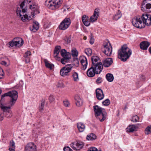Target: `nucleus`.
Returning a JSON list of instances; mask_svg holds the SVG:
<instances>
[{"label": "nucleus", "instance_id": "1", "mask_svg": "<svg viewBox=\"0 0 151 151\" xmlns=\"http://www.w3.org/2000/svg\"><path fill=\"white\" fill-rule=\"evenodd\" d=\"M132 53V50L126 45H124L118 50V58L121 61L125 62L129 58Z\"/></svg>", "mask_w": 151, "mask_h": 151}, {"label": "nucleus", "instance_id": "2", "mask_svg": "<svg viewBox=\"0 0 151 151\" xmlns=\"http://www.w3.org/2000/svg\"><path fill=\"white\" fill-rule=\"evenodd\" d=\"M30 0H24L21 3L19 6V7L17 8L16 13L18 16L20 17L21 20L24 22H25L27 20H28V15L26 14V9L24 8L25 4L30 3Z\"/></svg>", "mask_w": 151, "mask_h": 151}, {"label": "nucleus", "instance_id": "3", "mask_svg": "<svg viewBox=\"0 0 151 151\" xmlns=\"http://www.w3.org/2000/svg\"><path fill=\"white\" fill-rule=\"evenodd\" d=\"M6 96H9L11 97V99L10 101L9 104L11 106H12L16 101L18 98V93L16 91H12L4 93L1 96V102L4 97Z\"/></svg>", "mask_w": 151, "mask_h": 151}, {"label": "nucleus", "instance_id": "4", "mask_svg": "<svg viewBox=\"0 0 151 151\" xmlns=\"http://www.w3.org/2000/svg\"><path fill=\"white\" fill-rule=\"evenodd\" d=\"M63 2V0H47L45 4L50 9L54 10L58 8Z\"/></svg>", "mask_w": 151, "mask_h": 151}, {"label": "nucleus", "instance_id": "5", "mask_svg": "<svg viewBox=\"0 0 151 151\" xmlns=\"http://www.w3.org/2000/svg\"><path fill=\"white\" fill-rule=\"evenodd\" d=\"M73 67L72 64H67L63 67L60 70V75L63 77L68 76L69 73Z\"/></svg>", "mask_w": 151, "mask_h": 151}, {"label": "nucleus", "instance_id": "6", "mask_svg": "<svg viewBox=\"0 0 151 151\" xmlns=\"http://www.w3.org/2000/svg\"><path fill=\"white\" fill-rule=\"evenodd\" d=\"M103 46L102 52L107 56H110L112 52V47L110 44L109 42L104 43L103 44Z\"/></svg>", "mask_w": 151, "mask_h": 151}, {"label": "nucleus", "instance_id": "7", "mask_svg": "<svg viewBox=\"0 0 151 151\" xmlns=\"http://www.w3.org/2000/svg\"><path fill=\"white\" fill-rule=\"evenodd\" d=\"M71 20L69 18H65L60 23L58 28L60 29L65 30L67 29L70 25Z\"/></svg>", "mask_w": 151, "mask_h": 151}, {"label": "nucleus", "instance_id": "8", "mask_svg": "<svg viewBox=\"0 0 151 151\" xmlns=\"http://www.w3.org/2000/svg\"><path fill=\"white\" fill-rule=\"evenodd\" d=\"M132 23L134 26L137 28H142L144 27L141 18L139 17H136L132 19Z\"/></svg>", "mask_w": 151, "mask_h": 151}, {"label": "nucleus", "instance_id": "9", "mask_svg": "<svg viewBox=\"0 0 151 151\" xmlns=\"http://www.w3.org/2000/svg\"><path fill=\"white\" fill-rule=\"evenodd\" d=\"M23 43V41L22 39L19 37L14 38L12 41L9 43V47H13L14 46H17L18 45L21 46Z\"/></svg>", "mask_w": 151, "mask_h": 151}, {"label": "nucleus", "instance_id": "10", "mask_svg": "<svg viewBox=\"0 0 151 151\" xmlns=\"http://www.w3.org/2000/svg\"><path fill=\"white\" fill-rule=\"evenodd\" d=\"M141 20L142 21L143 24H145L147 26L151 25V15L148 14H142L141 17Z\"/></svg>", "mask_w": 151, "mask_h": 151}, {"label": "nucleus", "instance_id": "11", "mask_svg": "<svg viewBox=\"0 0 151 151\" xmlns=\"http://www.w3.org/2000/svg\"><path fill=\"white\" fill-rule=\"evenodd\" d=\"M84 145L83 142L80 141H78L76 144L74 143H72L70 144V146L74 150H79L83 148Z\"/></svg>", "mask_w": 151, "mask_h": 151}, {"label": "nucleus", "instance_id": "12", "mask_svg": "<svg viewBox=\"0 0 151 151\" xmlns=\"http://www.w3.org/2000/svg\"><path fill=\"white\" fill-rule=\"evenodd\" d=\"M30 9L32 11V17H33L35 15L38 14L40 13L39 11V7L35 3H32V5H30Z\"/></svg>", "mask_w": 151, "mask_h": 151}, {"label": "nucleus", "instance_id": "13", "mask_svg": "<svg viewBox=\"0 0 151 151\" xmlns=\"http://www.w3.org/2000/svg\"><path fill=\"white\" fill-rule=\"evenodd\" d=\"M93 67V68L96 72V74H99L101 72L103 69V66L102 63L99 62L97 64L91 65Z\"/></svg>", "mask_w": 151, "mask_h": 151}, {"label": "nucleus", "instance_id": "14", "mask_svg": "<svg viewBox=\"0 0 151 151\" xmlns=\"http://www.w3.org/2000/svg\"><path fill=\"white\" fill-rule=\"evenodd\" d=\"M1 108L4 112L5 116L7 118H10L12 116V113L10 109V107L2 106Z\"/></svg>", "mask_w": 151, "mask_h": 151}, {"label": "nucleus", "instance_id": "15", "mask_svg": "<svg viewBox=\"0 0 151 151\" xmlns=\"http://www.w3.org/2000/svg\"><path fill=\"white\" fill-rule=\"evenodd\" d=\"M26 151H37L36 145L33 143H28L25 147Z\"/></svg>", "mask_w": 151, "mask_h": 151}, {"label": "nucleus", "instance_id": "16", "mask_svg": "<svg viewBox=\"0 0 151 151\" xmlns=\"http://www.w3.org/2000/svg\"><path fill=\"white\" fill-rule=\"evenodd\" d=\"M99 9H96L94 12L93 15L91 16L90 18V22H93L96 21L99 16Z\"/></svg>", "mask_w": 151, "mask_h": 151}, {"label": "nucleus", "instance_id": "17", "mask_svg": "<svg viewBox=\"0 0 151 151\" xmlns=\"http://www.w3.org/2000/svg\"><path fill=\"white\" fill-rule=\"evenodd\" d=\"M96 92V98L100 100L104 98V95L103 91L101 88H97Z\"/></svg>", "mask_w": 151, "mask_h": 151}, {"label": "nucleus", "instance_id": "18", "mask_svg": "<svg viewBox=\"0 0 151 151\" xmlns=\"http://www.w3.org/2000/svg\"><path fill=\"white\" fill-rule=\"evenodd\" d=\"M113 63V60L111 58H108L102 61L103 66L105 67L110 66Z\"/></svg>", "mask_w": 151, "mask_h": 151}, {"label": "nucleus", "instance_id": "19", "mask_svg": "<svg viewBox=\"0 0 151 151\" xmlns=\"http://www.w3.org/2000/svg\"><path fill=\"white\" fill-rule=\"evenodd\" d=\"M80 60L82 65L81 69L85 70L88 64L87 59L86 57H83L80 58Z\"/></svg>", "mask_w": 151, "mask_h": 151}, {"label": "nucleus", "instance_id": "20", "mask_svg": "<svg viewBox=\"0 0 151 151\" xmlns=\"http://www.w3.org/2000/svg\"><path fill=\"white\" fill-rule=\"evenodd\" d=\"M60 52L61 56L63 58H65L68 60L70 59V53L67 52L65 49H62Z\"/></svg>", "mask_w": 151, "mask_h": 151}, {"label": "nucleus", "instance_id": "21", "mask_svg": "<svg viewBox=\"0 0 151 151\" xmlns=\"http://www.w3.org/2000/svg\"><path fill=\"white\" fill-rule=\"evenodd\" d=\"M93 110L95 112V116L100 114L103 111H105V110L98 105H96L93 106Z\"/></svg>", "mask_w": 151, "mask_h": 151}, {"label": "nucleus", "instance_id": "22", "mask_svg": "<svg viewBox=\"0 0 151 151\" xmlns=\"http://www.w3.org/2000/svg\"><path fill=\"white\" fill-rule=\"evenodd\" d=\"M151 0H144L142 3L141 5V9L142 10L145 9V7L146 9H150L151 8V4L148 3V1H151Z\"/></svg>", "mask_w": 151, "mask_h": 151}, {"label": "nucleus", "instance_id": "23", "mask_svg": "<svg viewBox=\"0 0 151 151\" xmlns=\"http://www.w3.org/2000/svg\"><path fill=\"white\" fill-rule=\"evenodd\" d=\"M107 113L106 111H103L102 113L100 114H98L96 116V117L99 119L100 122H102L104 121L106 118Z\"/></svg>", "mask_w": 151, "mask_h": 151}, {"label": "nucleus", "instance_id": "24", "mask_svg": "<svg viewBox=\"0 0 151 151\" xmlns=\"http://www.w3.org/2000/svg\"><path fill=\"white\" fill-rule=\"evenodd\" d=\"M150 45V43L149 42L147 41H143L140 43V47L141 49L146 50Z\"/></svg>", "mask_w": 151, "mask_h": 151}, {"label": "nucleus", "instance_id": "25", "mask_svg": "<svg viewBox=\"0 0 151 151\" xmlns=\"http://www.w3.org/2000/svg\"><path fill=\"white\" fill-rule=\"evenodd\" d=\"M138 128L137 125H129L126 129L127 132H131L137 131L136 129Z\"/></svg>", "mask_w": 151, "mask_h": 151}, {"label": "nucleus", "instance_id": "26", "mask_svg": "<svg viewBox=\"0 0 151 151\" xmlns=\"http://www.w3.org/2000/svg\"><path fill=\"white\" fill-rule=\"evenodd\" d=\"M96 74V72L92 66L88 69L87 72V76L91 77H93Z\"/></svg>", "mask_w": 151, "mask_h": 151}, {"label": "nucleus", "instance_id": "27", "mask_svg": "<svg viewBox=\"0 0 151 151\" xmlns=\"http://www.w3.org/2000/svg\"><path fill=\"white\" fill-rule=\"evenodd\" d=\"M76 105L80 106L82 105V100L78 95H76L74 97Z\"/></svg>", "mask_w": 151, "mask_h": 151}, {"label": "nucleus", "instance_id": "28", "mask_svg": "<svg viewBox=\"0 0 151 151\" xmlns=\"http://www.w3.org/2000/svg\"><path fill=\"white\" fill-rule=\"evenodd\" d=\"M88 17L85 15H83L82 17V20L83 24L86 26H88L90 25V22L88 19Z\"/></svg>", "mask_w": 151, "mask_h": 151}, {"label": "nucleus", "instance_id": "29", "mask_svg": "<svg viewBox=\"0 0 151 151\" xmlns=\"http://www.w3.org/2000/svg\"><path fill=\"white\" fill-rule=\"evenodd\" d=\"M31 55V52L30 51H27L25 53L24 57L25 62L26 63H29L30 61V56Z\"/></svg>", "mask_w": 151, "mask_h": 151}, {"label": "nucleus", "instance_id": "30", "mask_svg": "<svg viewBox=\"0 0 151 151\" xmlns=\"http://www.w3.org/2000/svg\"><path fill=\"white\" fill-rule=\"evenodd\" d=\"M39 23L35 21L33 22L32 27L30 28V30L33 32H35L39 29Z\"/></svg>", "mask_w": 151, "mask_h": 151}, {"label": "nucleus", "instance_id": "31", "mask_svg": "<svg viewBox=\"0 0 151 151\" xmlns=\"http://www.w3.org/2000/svg\"><path fill=\"white\" fill-rule=\"evenodd\" d=\"M77 127L80 132H82L84 131L85 129V126L83 123L82 122H78L77 123Z\"/></svg>", "mask_w": 151, "mask_h": 151}, {"label": "nucleus", "instance_id": "32", "mask_svg": "<svg viewBox=\"0 0 151 151\" xmlns=\"http://www.w3.org/2000/svg\"><path fill=\"white\" fill-rule=\"evenodd\" d=\"M9 150L10 151H15V143L13 140L10 141L9 144Z\"/></svg>", "mask_w": 151, "mask_h": 151}, {"label": "nucleus", "instance_id": "33", "mask_svg": "<svg viewBox=\"0 0 151 151\" xmlns=\"http://www.w3.org/2000/svg\"><path fill=\"white\" fill-rule=\"evenodd\" d=\"M99 60V58L96 56L93 55L92 56L91 58V60L92 63V65H94L97 64L98 62V60Z\"/></svg>", "mask_w": 151, "mask_h": 151}, {"label": "nucleus", "instance_id": "34", "mask_svg": "<svg viewBox=\"0 0 151 151\" xmlns=\"http://www.w3.org/2000/svg\"><path fill=\"white\" fill-rule=\"evenodd\" d=\"M106 78L107 81L109 82H112L114 79L113 75L110 73L107 74L106 76Z\"/></svg>", "mask_w": 151, "mask_h": 151}, {"label": "nucleus", "instance_id": "35", "mask_svg": "<svg viewBox=\"0 0 151 151\" xmlns=\"http://www.w3.org/2000/svg\"><path fill=\"white\" fill-rule=\"evenodd\" d=\"M61 48V46L59 45L55 47L54 52V54L55 57H57L58 56L60 52V50Z\"/></svg>", "mask_w": 151, "mask_h": 151}, {"label": "nucleus", "instance_id": "36", "mask_svg": "<svg viewBox=\"0 0 151 151\" xmlns=\"http://www.w3.org/2000/svg\"><path fill=\"white\" fill-rule=\"evenodd\" d=\"M96 138V136L94 134L91 133L87 135L86 139L88 140H93L95 139Z\"/></svg>", "mask_w": 151, "mask_h": 151}, {"label": "nucleus", "instance_id": "37", "mask_svg": "<svg viewBox=\"0 0 151 151\" xmlns=\"http://www.w3.org/2000/svg\"><path fill=\"white\" fill-rule=\"evenodd\" d=\"M121 17L122 14L120 11L118 10V12L113 16V19L114 20L116 21L120 18Z\"/></svg>", "mask_w": 151, "mask_h": 151}, {"label": "nucleus", "instance_id": "38", "mask_svg": "<svg viewBox=\"0 0 151 151\" xmlns=\"http://www.w3.org/2000/svg\"><path fill=\"white\" fill-rule=\"evenodd\" d=\"M44 61L45 63V66L50 70H52L54 65L53 64L49 63L47 60L46 59H45Z\"/></svg>", "mask_w": 151, "mask_h": 151}, {"label": "nucleus", "instance_id": "39", "mask_svg": "<svg viewBox=\"0 0 151 151\" xmlns=\"http://www.w3.org/2000/svg\"><path fill=\"white\" fill-rule=\"evenodd\" d=\"M72 76L73 77V80L75 81H77L78 80V73L76 72H74L72 74Z\"/></svg>", "mask_w": 151, "mask_h": 151}, {"label": "nucleus", "instance_id": "40", "mask_svg": "<svg viewBox=\"0 0 151 151\" xmlns=\"http://www.w3.org/2000/svg\"><path fill=\"white\" fill-rule=\"evenodd\" d=\"M45 104V100L42 101L41 104L39 108V110L40 111L42 112L43 110Z\"/></svg>", "mask_w": 151, "mask_h": 151}, {"label": "nucleus", "instance_id": "41", "mask_svg": "<svg viewBox=\"0 0 151 151\" xmlns=\"http://www.w3.org/2000/svg\"><path fill=\"white\" fill-rule=\"evenodd\" d=\"M139 118L138 116L137 115H136L133 116L131 118V121L133 122H136L139 121Z\"/></svg>", "mask_w": 151, "mask_h": 151}, {"label": "nucleus", "instance_id": "42", "mask_svg": "<svg viewBox=\"0 0 151 151\" xmlns=\"http://www.w3.org/2000/svg\"><path fill=\"white\" fill-rule=\"evenodd\" d=\"M145 133L147 135L151 133V126H148L145 129Z\"/></svg>", "mask_w": 151, "mask_h": 151}, {"label": "nucleus", "instance_id": "43", "mask_svg": "<svg viewBox=\"0 0 151 151\" xmlns=\"http://www.w3.org/2000/svg\"><path fill=\"white\" fill-rule=\"evenodd\" d=\"M85 53L88 56L90 55L92 53V51L91 49L88 48L85 50Z\"/></svg>", "mask_w": 151, "mask_h": 151}, {"label": "nucleus", "instance_id": "44", "mask_svg": "<svg viewBox=\"0 0 151 151\" xmlns=\"http://www.w3.org/2000/svg\"><path fill=\"white\" fill-rule=\"evenodd\" d=\"M110 104V101L108 99H106L102 102L104 106H108Z\"/></svg>", "mask_w": 151, "mask_h": 151}, {"label": "nucleus", "instance_id": "45", "mask_svg": "<svg viewBox=\"0 0 151 151\" xmlns=\"http://www.w3.org/2000/svg\"><path fill=\"white\" fill-rule=\"evenodd\" d=\"M72 55L73 57H77L78 56V52L76 50H72Z\"/></svg>", "mask_w": 151, "mask_h": 151}, {"label": "nucleus", "instance_id": "46", "mask_svg": "<svg viewBox=\"0 0 151 151\" xmlns=\"http://www.w3.org/2000/svg\"><path fill=\"white\" fill-rule=\"evenodd\" d=\"M102 81V79L100 77H98L96 80V82L97 84H100Z\"/></svg>", "mask_w": 151, "mask_h": 151}, {"label": "nucleus", "instance_id": "47", "mask_svg": "<svg viewBox=\"0 0 151 151\" xmlns=\"http://www.w3.org/2000/svg\"><path fill=\"white\" fill-rule=\"evenodd\" d=\"M4 73L1 69H0V79L4 77Z\"/></svg>", "mask_w": 151, "mask_h": 151}, {"label": "nucleus", "instance_id": "48", "mask_svg": "<svg viewBox=\"0 0 151 151\" xmlns=\"http://www.w3.org/2000/svg\"><path fill=\"white\" fill-rule=\"evenodd\" d=\"M63 103L64 105L66 107H68L70 105L69 102L67 100L64 101Z\"/></svg>", "mask_w": 151, "mask_h": 151}, {"label": "nucleus", "instance_id": "49", "mask_svg": "<svg viewBox=\"0 0 151 151\" xmlns=\"http://www.w3.org/2000/svg\"><path fill=\"white\" fill-rule=\"evenodd\" d=\"M49 99L50 102L54 101L55 100L54 96L52 95H50L49 97Z\"/></svg>", "mask_w": 151, "mask_h": 151}, {"label": "nucleus", "instance_id": "50", "mask_svg": "<svg viewBox=\"0 0 151 151\" xmlns=\"http://www.w3.org/2000/svg\"><path fill=\"white\" fill-rule=\"evenodd\" d=\"M64 40L67 44H69L70 42V39L68 37H66L64 39Z\"/></svg>", "mask_w": 151, "mask_h": 151}, {"label": "nucleus", "instance_id": "51", "mask_svg": "<svg viewBox=\"0 0 151 151\" xmlns=\"http://www.w3.org/2000/svg\"><path fill=\"white\" fill-rule=\"evenodd\" d=\"M68 60L65 59V58H62L61 59L60 61L61 63L63 64H65L66 62Z\"/></svg>", "mask_w": 151, "mask_h": 151}, {"label": "nucleus", "instance_id": "52", "mask_svg": "<svg viewBox=\"0 0 151 151\" xmlns=\"http://www.w3.org/2000/svg\"><path fill=\"white\" fill-rule=\"evenodd\" d=\"M88 151H98L97 149L95 147L90 148Z\"/></svg>", "mask_w": 151, "mask_h": 151}, {"label": "nucleus", "instance_id": "53", "mask_svg": "<svg viewBox=\"0 0 151 151\" xmlns=\"http://www.w3.org/2000/svg\"><path fill=\"white\" fill-rule=\"evenodd\" d=\"M63 150L64 151H73L72 149L68 147H64Z\"/></svg>", "mask_w": 151, "mask_h": 151}, {"label": "nucleus", "instance_id": "54", "mask_svg": "<svg viewBox=\"0 0 151 151\" xmlns=\"http://www.w3.org/2000/svg\"><path fill=\"white\" fill-rule=\"evenodd\" d=\"M90 43L92 45L93 44L94 42V39L92 37H91L90 39Z\"/></svg>", "mask_w": 151, "mask_h": 151}, {"label": "nucleus", "instance_id": "55", "mask_svg": "<svg viewBox=\"0 0 151 151\" xmlns=\"http://www.w3.org/2000/svg\"><path fill=\"white\" fill-rule=\"evenodd\" d=\"M1 63L2 65H4L5 66H6L7 65V63L5 61H2L1 62Z\"/></svg>", "mask_w": 151, "mask_h": 151}, {"label": "nucleus", "instance_id": "56", "mask_svg": "<svg viewBox=\"0 0 151 151\" xmlns=\"http://www.w3.org/2000/svg\"><path fill=\"white\" fill-rule=\"evenodd\" d=\"M58 87H63L64 85L63 84H61L60 85H58Z\"/></svg>", "mask_w": 151, "mask_h": 151}, {"label": "nucleus", "instance_id": "57", "mask_svg": "<svg viewBox=\"0 0 151 151\" xmlns=\"http://www.w3.org/2000/svg\"><path fill=\"white\" fill-rule=\"evenodd\" d=\"M149 51L151 54V46L149 48Z\"/></svg>", "mask_w": 151, "mask_h": 151}, {"label": "nucleus", "instance_id": "58", "mask_svg": "<svg viewBox=\"0 0 151 151\" xmlns=\"http://www.w3.org/2000/svg\"><path fill=\"white\" fill-rule=\"evenodd\" d=\"M55 58H56V59L57 60H60V58L59 57H58V56H57V57H55Z\"/></svg>", "mask_w": 151, "mask_h": 151}, {"label": "nucleus", "instance_id": "59", "mask_svg": "<svg viewBox=\"0 0 151 151\" xmlns=\"http://www.w3.org/2000/svg\"><path fill=\"white\" fill-rule=\"evenodd\" d=\"M63 9H64L63 12H65L66 11V10L64 8H63Z\"/></svg>", "mask_w": 151, "mask_h": 151}, {"label": "nucleus", "instance_id": "60", "mask_svg": "<svg viewBox=\"0 0 151 151\" xmlns=\"http://www.w3.org/2000/svg\"><path fill=\"white\" fill-rule=\"evenodd\" d=\"M86 37H84V39L85 40H86Z\"/></svg>", "mask_w": 151, "mask_h": 151}, {"label": "nucleus", "instance_id": "61", "mask_svg": "<svg viewBox=\"0 0 151 151\" xmlns=\"http://www.w3.org/2000/svg\"><path fill=\"white\" fill-rule=\"evenodd\" d=\"M137 125H140V124H137Z\"/></svg>", "mask_w": 151, "mask_h": 151}, {"label": "nucleus", "instance_id": "62", "mask_svg": "<svg viewBox=\"0 0 151 151\" xmlns=\"http://www.w3.org/2000/svg\"><path fill=\"white\" fill-rule=\"evenodd\" d=\"M101 151V150H99V151Z\"/></svg>", "mask_w": 151, "mask_h": 151}, {"label": "nucleus", "instance_id": "63", "mask_svg": "<svg viewBox=\"0 0 151 151\" xmlns=\"http://www.w3.org/2000/svg\"><path fill=\"white\" fill-rule=\"evenodd\" d=\"M68 9H69L68 8H67V10H68Z\"/></svg>", "mask_w": 151, "mask_h": 151}]
</instances>
